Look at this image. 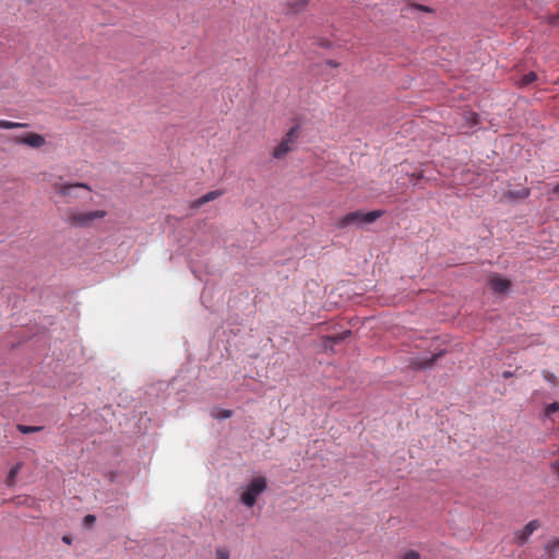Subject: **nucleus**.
<instances>
[{
    "label": "nucleus",
    "instance_id": "nucleus-1",
    "mask_svg": "<svg viewBox=\"0 0 559 559\" xmlns=\"http://www.w3.org/2000/svg\"><path fill=\"white\" fill-rule=\"evenodd\" d=\"M107 215V212L104 210L96 211H79L75 209H69L66 212L64 222L75 228H84L90 227L95 219H102Z\"/></svg>",
    "mask_w": 559,
    "mask_h": 559
},
{
    "label": "nucleus",
    "instance_id": "nucleus-2",
    "mask_svg": "<svg viewBox=\"0 0 559 559\" xmlns=\"http://www.w3.org/2000/svg\"><path fill=\"white\" fill-rule=\"evenodd\" d=\"M383 214L384 211L382 210H374L368 213L361 211L350 212L337 221L336 227L343 229L352 225L361 226L364 224H371L380 218Z\"/></svg>",
    "mask_w": 559,
    "mask_h": 559
},
{
    "label": "nucleus",
    "instance_id": "nucleus-3",
    "mask_svg": "<svg viewBox=\"0 0 559 559\" xmlns=\"http://www.w3.org/2000/svg\"><path fill=\"white\" fill-rule=\"evenodd\" d=\"M266 489V479L262 476L254 477L248 484L243 492L241 493V502L251 508L257 502V498Z\"/></svg>",
    "mask_w": 559,
    "mask_h": 559
},
{
    "label": "nucleus",
    "instance_id": "nucleus-4",
    "mask_svg": "<svg viewBox=\"0 0 559 559\" xmlns=\"http://www.w3.org/2000/svg\"><path fill=\"white\" fill-rule=\"evenodd\" d=\"M299 135L298 126L292 127L288 132L283 136L281 142L273 148L272 156L275 159H283L295 147L297 138Z\"/></svg>",
    "mask_w": 559,
    "mask_h": 559
},
{
    "label": "nucleus",
    "instance_id": "nucleus-5",
    "mask_svg": "<svg viewBox=\"0 0 559 559\" xmlns=\"http://www.w3.org/2000/svg\"><path fill=\"white\" fill-rule=\"evenodd\" d=\"M542 526L539 520L530 521L522 530L514 533V540L522 546L527 543L530 536Z\"/></svg>",
    "mask_w": 559,
    "mask_h": 559
},
{
    "label": "nucleus",
    "instance_id": "nucleus-6",
    "mask_svg": "<svg viewBox=\"0 0 559 559\" xmlns=\"http://www.w3.org/2000/svg\"><path fill=\"white\" fill-rule=\"evenodd\" d=\"M13 142L15 144H23L33 148H39L46 144L45 138L35 132H28L24 135L15 136Z\"/></svg>",
    "mask_w": 559,
    "mask_h": 559
},
{
    "label": "nucleus",
    "instance_id": "nucleus-7",
    "mask_svg": "<svg viewBox=\"0 0 559 559\" xmlns=\"http://www.w3.org/2000/svg\"><path fill=\"white\" fill-rule=\"evenodd\" d=\"M55 191L62 197L78 198L76 190L85 189L91 191V187L86 183H56Z\"/></svg>",
    "mask_w": 559,
    "mask_h": 559
},
{
    "label": "nucleus",
    "instance_id": "nucleus-8",
    "mask_svg": "<svg viewBox=\"0 0 559 559\" xmlns=\"http://www.w3.org/2000/svg\"><path fill=\"white\" fill-rule=\"evenodd\" d=\"M489 285L495 293L501 294L510 288L511 283L509 280L498 274H493L490 276Z\"/></svg>",
    "mask_w": 559,
    "mask_h": 559
},
{
    "label": "nucleus",
    "instance_id": "nucleus-9",
    "mask_svg": "<svg viewBox=\"0 0 559 559\" xmlns=\"http://www.w3.org/2000/svg\"><path fill=\"white\" fill-rule=\"evenodd\" d=\"M222 194H223V192L221 190L210 191V192L205 193L204 195H202L201 198H199L198 200H195L193 202L192 206L199 207L210 201H213V200L219 198Z\"/></svg>",
    "mask_w": 559,
    "mask_h": 559
},
{
    "label": "nucleus",
    "instance_id": "nucleus-10",
    "mask_svg": "<svg viewBox=\"0 0 559 559\" xmlns=\"http://www.w3.org/2000/svg\"><path fill=\"white\" fill-rule=\"evenodd\" d=\"M440 355L441 353L431 356L429 359H416L412 362V366L416 369L429 368Z\"/></svg>",
    "mask_w": 559,
    "mask_h": 559
},
{
    "label": "nucleus",
    "instance_id": "nucleus-11",
    "mask_svg": "<svg viewBox=\"0 0 559 559\" xmlns=\"http://www.w3.org/2000/svg\"><path fill=\"white\" fill-rule=\"evenodd\" d=\"M21 467H22V463H17L16 465H14V466L10 469V472H9V474H8V477H7V479H5V484H7L8 486H12V485L14 484L15 478H16V476H17V474H19V472H20Z\"/></svg>",
    "mask_w": 559,
    "mask_h": 559
},
{
    "label": "nucleus",
    "instance_id": "nucleus-12",
    "mask_svg": "<svg viewBox=\"0 0 559 559\" xmlns=\"http://www.w3.org/2000/svg\"><path fill=\"white\" fill-rule=\"evenodd\" d=\"M28 124L23 122H13L9 120H0V129H22L26 128Z\"/></svg>",
    "mask_w": 559,
    "mask_h": 559
},
{
    "label": "nucleus",
    "instance_id": "nucleus-13",
    "mask_svg": "<svg viewBox=\"0 0 559 559\" xmlns=\"http://www.w3.org/2000/svg\"><path fill=\"white\" fill-rule=\"evenodd\" d=\"M531 194L530 189L523 188L516 191H510L509 197L512 199H526Z\"/></svg>",
    "mask_w": 559,
    "mask_h": 559
},
{
    "label": "nucleus",
    "instance_id": "nucleus-14",
    "mask_svg": "<svg viewBox=\"0 0 559 559\" xmlns=\"http://www.w3.org/2000/svg\"><path fill=\"white\" fill-rule=\"evenodd\" d=\"M16 428L21 433H33L43 430V427L40 426H26L21 424L17 425Z\"/></svg>",
    "mask_w": 559,
    "mask_h": 559
},
{
    "label": "nucleus",
    "instance_id": "nucleus-15",
    "mask_svg": "<svg viewBox=\"0 0 559 559\" xmlns=\"http://www.w3.org/2000/svg\"><path fill=\"white\" fill-rule=\"evenodd\" d=\"M536 80H537V75H536V73H535V72H528L527 74H524V75L521 78V80H520L519 84H520L521 86H525V85H528V84H531V83L535 82Z\"/></svg>",
    "mask_w": 559,
    "mask_h": 559
},
{
    "label": "nucleus",
    "instance_id": "nucleus-16",
    "mask_svg": "<svg viewBox=\"0 0 559 559\" xmlns=\"http://www.w3.org/2000/svg\"><path fill=\"white\" fill-rule=\"evenodd\" d=\"M229 558H230V552L227 547L221 546V547L216 548L214 559H229Z\"/></svg>",
    "mask_w": 559,
    "mask_h": 559
},
{
    "label": "nucleus",
    "instance_id": "nucleus-17",
    "mask_svg": "<svg viewBox=\"0 0 559 559\" xmlns=\"http://www.w3.org/2000/svg\"><path fill=\"white\" fill-rule=\"evenodd\" d=\"M559 411V402H554L544 407V415L550 417L552 414Z\"/></svg>",
    "mask_w": 559,
    "mask_h": 559
},
{
    "label": "nucleus",
    "instance_id": "nucleus-18",
    "mask_svg": "<svg viewBox=\"0 0 559 559\" xmlns=\"http://www.w3.org/2000/svg\"><path fill=\"white\" fill-rule=\"evenodd\" d=\"M350 334H352L350 331H344V332L338 333V334H336L334 336H329L328 340L332 341L333 343H338V342H342V341L346 340Z\"/></svg>",
    "mask_w": 559,
    "mask_h": 559
},
{
    "label": "nucleus",
    "instance_id": "nucleus-19",
    "mask_svg": "<svg viewBox=\"0 0 559 559\" xmlns=\"http://www.w3.org/2000/svg\"><path fill=\"white\" fill-rule=\"evenodd\" d=\"M309 0H296L294 3H292V11L298 12L307 7Z\"/></svg>",
    "mask_w": 559,
    "mask_h": 559
},
{
    "label": "nucleus",
    "instance_id": "nucleus-20",
    "mask_svg": "<svg viewBox=\"0 0 559 559\" xmlns=\"http://www.w3.org/2000/svg\"><path fill=\"white\" fill-rule=\"evenodd\" d=\"M233 411L230 409H221L217 413H214L213 416L217 419H226L231 417Z\"/></svg>",
    "mask_w": 559,
    "mask_h": 559
},
{
    "label": "nucleus",
    "instance_id": "nucleus-21",
    "mask_svg": "<svg viewBox=\"0 0 559 559\" xmlns=\"http://www.w3.org/2000/svg\"><path fill=\"white\" fill-rule=\"evenodd\" d=\"M542 374L546 381L550 382L554 385L557 384V377L554 373H551L550 371L543 370Z\"/></svg>",
    "mask_w": 559,
    "mask_h": 559
},
{
    "label": "nucleus",
    "instance_id": "nucleus-22",
    "mask_svg": "<svg viewBox=\"0 0 559 559\" xmlns=\"http://www.w3.org/2000/svg\"><path fill=\"white\" fill-rule=\"evenodd\" d=\"M551 473L559 479V460H555L549 465Z\"/></svg>",
    "mask_w": 559,
    "mask_h": 559
},
{
    "label": "nucleus",
    "instance_id": "nucleus-23",
    "mask_svg": "<svg viewBox=\"0 0 559 559\" xmlns=\"http://www.w3.org/2000/svg\"><path fill=\"white\" fill-rule=\"evenodd\" d=\"M545 549H546L549 554H551V555H552V554H555V552L559 549V547H557V546H556V539L550 540V542L546 545Z\"/></svg>",
    "mask_w": 559,
    "mask_h": 559
},
{
    "label": "nucleus",
    "instance_id": "nucleus-24",
    "mask_svg": "<svg viewBox=\"0 0 559 559\" xmlns=\"http://www.w3.org/2000/svg\"><path fill=\"white\" fill-rule=\"evenodd\" d=\"M402 559H419V554L415 550H408Z\"/></svg>",
    "mask_w": 559,
    "mask_h": 559
},
{
    "label": "nucleus",
    "instance_id": "nucleus-25",
    "mask_svg": "<svg viewBox=\"0 0 559 559\" xmlns=\"http://www.w3.org/2000/svg\"><path fill=\"white\" fill-rule=\"evenodd\" d=\"M95 520H96V519H95V516H94V515L88 514V515H86V516L84 518V523H85L86 525H91L92 523H94V522H95Z\"/></svg>",
    "mask_w": 559,
    "mask_h": 559
},
{
    "label": "nucleus",
    "instance_id": "nucleus-26",
    "mask_svg": "<svg viewBox=\"0 0 559 559\" xmlns=\"http://www.w3.org/2000/svg\"><path fill=\"white\" fill-rule=\"evenodd\" d=\"M415 8L423 12H431V9L429 7L423 5V4H416Z\"/></svg>",
    "mask_w": 559,
    "mask_h": 559
},
{
    "label": "nucleus",
    "instance_id": "nucleus-27",
    "mask_svg": "<svg viewBox=\"0 0 559 559\" xmlns=\"http://www.w3.org/2000/svg\"><path fill=\"white\" fill-rule=\"evenodd\" d=\"M549 22H550L551 24H558V23H559V12H558L557 14H555V15H551V16L549 17Z\"/></svg>",
    "mask_w": 559,
    "mask_h": 559
},
{
    "label": "nucleus",
    "instance_id": "nucleus-28",
    "mask_svg": "<svg viewBox=\"0 0 559 559\" xmlns=\"http://www.w3.org/2000/svg\"><path fill=\"white\" fill-rule=\"evenodd\" d=\"M477 117H478V116H477V114H475V112H469V115H468V119H471V121H472V123H473V124H476V123H477Z\"/></svg>",
    "mask_w": 559,
    "mask_h": 559
},
{
    "label": "nucleus",
    "instance_id": "nucleus-29",
    "mask_svg": "<svg viewBox=\"0 0 559 559\" xmlns=\"http://www.w3.org/2000/svg\"><path fill=\"white\" fill-rule=\"evenodd\" d=\"M62 542L70 545L72 543V537L70 535H64L62 537Z\"/></svg>",
    "mask_w": 559,
    "mask_h": 559
},
{
    "label": "nucleus",
    "instance_id": "nucleus-30",
    "mask_svg": "<svg viewBox=\"0 0 559 559\" xmlns=\"http://www.w3.org/2000/svg\"><path fill=\"white\" fill-rule=\"evenodd\" d=\"M552 193L559 194V182L552 188Z\"/></svg>",
    "mask_w": 559,
    "mask_h": 559
},
{
    "label": "nucleus",
    "instance_id": "nucleus-31",
    "mask_svg": "<svg viewBox=\"0 0 559 559\" xmlns=\"http://www.w3.org/2000/svg\"><path fill=\"white\" fill-rule=\"evenodd\" d=\"M512 376H513V374H512V372H511V371H504V372L502 373V377H503V378H510V377H512Z\"/></svg>",
    "mask_w": 559,
    "mask_h": 559
},
{
    "label": "nucleus",
    "instance_id": "nucleus-32",
    "mask_svg": "<svg viewBox=\"0 0 559 559\" xmlns=\"http://www.w3.org/2000/svg\"><path fill=\"white\" fill-rule=\"evenodd\" d=\"M329 64L332 67H336L337 64L335 62L329 61Z\"/></svg>",
    "mask_w": 559,
    "mask_h": 559
},
{
    "label": "nucleus",
    "instance_id": "nucleus-33",
    "mask_svg": "<svg viewBox=\"0 0 559 559\" xmlns=\"http://www.w3.org/2000/svg\"><path fill=\"white\" fill-rule=\"evenodd\" d=\"M35 0H25L26 3L31 4L33 3Z\"/></svg>",
    "mask_w": 559,
    "mask_h": 559
},
{
    "label": "nucleus",
    "instance_id": "nucleus-34",
    "mask_svg": "<svg viewBox=\"0 0 559 559\" xmlns=\"http://www.w3.org/2000/svg\"><path fill=\"white\" fill-rule=\"evenodd\" d=\"M556 546L559 547V538H556Z\"/></svg>",
    "mask_w": 559,
    "mask_h": 559
},
{
    "label": "nucleus",
    "instance_id": "nucleus-35",
    "mask_svg": "<svg viewBox=\"0 0 559 559\" xmlns=\"http://www.w3.org/2000/svg\"><path fill=\"white\" fill-rule=\"evenodd\" d=\"M417 178H418V179L423 178V174H421V173H420V174H418V175H417Z\"/></svg>",
    "mask_w": 559,
    "mask_h": 559
}]
</instances>
